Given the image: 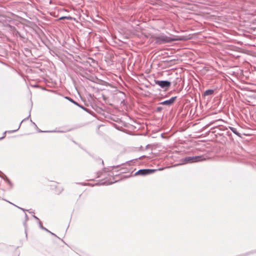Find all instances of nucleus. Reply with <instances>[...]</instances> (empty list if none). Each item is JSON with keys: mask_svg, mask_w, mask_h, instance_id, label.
I'll use <instances>...</instances> for the list:
<instances>
[{"mask_svg": "<svg viewBox=\"0 0 256 256\" xmlns=\"http://www.w3.org/2000/svg\"><path fill=\"white\" fill-rule=\"evenodd\" d=\"M33 217H34V218L36 220H38V222L40 220V219H39L37 216H36L34 215V216H33Z\"/></svg>", "mask_w": 256, "mask_h": 256, "instance_id": "17", "label": "nucleus"}, {"mask_svg": "<svg viewBox=\"0 0 256 256\" xmlns=\"http://www.w3.org/2000/svg\"><path fill=\"white\" fill-rule=\"evenodd\" d=\"M176 98V96H173L169 100L160 102V104L162 105L170 106L174 102Z\"/></svg>", "mask_w": 256, "mask_h": 256, "instance_id": "5", "label": "nucleus"}, {"mask_svg": "<svg viewBox=\"0 0 256 256\" xmlns=\"http://www.w3.org/2000/svg\"><path fill=\"white\" fill-rule=\"evenodd\" d=\"M214 93V90L212 89H208V90H206L203 94V96H210L213 94Z\"/></svg>", "mask_w": 256, "mask_h": 256, "instance_id": "6", "label": "nucleus"}, {"mask_svg": "<svg viewBox=\"0 0 256 256\" xmlns=\"http://www.w3.org/2000/svg\"><path fill=\"white\" fill-rule=\"evenodd\" d=\"M229 128L236 136H238L239 137L241 136L240 134L238 132L236 128L232 126H229Z\"/></svg>", "mask_w": 256, "mask_h": 256, "instance_id": "7", "label": "nucleus"}, {"mask_svg": "<svg viewBox=\"0 0 256 256\" xmlns=\"http://www.w3.org/2000/svg\"><path fill=\"white\" fill-rule=\"evenodd\" d=\"M162 108L161 107V106H158L156 108V111L157 112H160L162 111Z\"/></svg>", "mask_w": 256, "mask_h": 256, "instance_id": "13", "label": "nucleus"}, {"mask_svg": "<svg viewBox=\"0 0 256 256\" xmlns=\"http://www.w3.org/2000/svg\"><path fill=\"white\" fill-rule=\"evenodd\" d=\"M156 170L155 169H141L137 171L135 173V175L146 176L153 173Z\"/></svg>", "mask_w": 256, "mask_h": 256, "instance_id": "4", "label": "nucleus"}, {"mask_svg": "<svg viewBox=\"0 0 256 256\" xmlns=\"http://www.w3.org/2000/svg\"><path fill=\"white\" fill-rule=\"evenodd\" d=\"M50 233L52 235H54V236H56L54 233H52V232H50Z\"/></svg>", "mask_w": 256, "mask_h": 256, "instance_id": "24", "label": "nucleus"}, {"mask_svg": "<svg viewBox=\"0 0 256 256\" xmlns=\"http://www.w3.org/2000/svg\"><path fill=\"white\" fill-rule=\"evenodd\" d=\"M24 120H22V121L21 122H20V124H19V126H18V128H17V129H16V130H13L8 131V132L9 133H12V132H16V131H17V130L20 128V126H21L22 122Z\"/></svg>", "mask_w": 256, "mask_h": 256, "instance_id": "10", "label": "nucleus"}, {"mask_svg": "<svg viewBox=\"0 0 256 256\" xmlns=\"http://www.w3.org/2000/svg\"><path fill=\"white\" fill-rule=\"evenodd\" d=\"M38 132H43V131H42V130H38Z\"/></svg>", "mask_w": 256, "mask_h": 256, "instance_id": "25", "label": "nucleus"}, {"mask_svg": "<svg viewBox=\"0 0 256 256\" xmlns=\"http://www.w3.org/2000/svg\"><path fill=\"white\" fill-rule=\"evenodd\" d=\"M64 19H66V20H72V17L70 16H61L59 18L60 20H64Z\"/></svg>", "mask_w": 256, "mask_h": 256, "instance_id": "8", "label": "nucleus"}, {"mask_svg": "<svg viewBox=\"0 0 256 256\" xmlns=\"http://www.w3.org/2000/svg\"><path fill=\"white\" fill-rule=\"evenodd\" d=\"M48 232H50V230H48V229L46 228V230H44Z\"/></svg>", "mask_w": 256, "mask_h": 256, "instance_id": "21", "label": "nucleus"}, {"mask_svg": "<svg viewBox=\"0 0 256 256\" xmlns=\"http://www.w3.org/2000/svg\"><path fill=\"white\" fill-rule=\"evenodd\" d=\"M17 207H18V208H20V209L22 210H23V211H24V212H25V211H29V210H25V209H24V208H20V207H19V206H17Z\"/></svg>", "mask_w": 256, "mask_h": 256, "instance_id": "15", "label": "nucleus"}, {"mask_svg": "<svg viewBox=\"0 0 256 256\" xmlns=\"http://www.w3.org/2000/svg\"><path fill=\"white\" fill-rule=\"evenodd\" d=\"M112 183H113L112 182H109L108 184H112Z\"/></svg>", "mask_w": 256, "mask_h": 256, "instance_id": "26", "label": "nucleus"}, {"mask_svg": "<svg viewBox=\"0 0 256 256\" xmlns=\"http://www.w3.org/2000/svg\"><path fill=\"white\" fill-rule=\"evenodd\" d=\"M25 218H26V221L24 222V225L26 228V221L28 220V215L26 213H25Z\"/></svg>", "mask_w": 256, "mask_h": 256, "instance_id": "11", "label": "nucleus"}, {"mask_svg": "<svg viewBox=\"0 0 256 256\" xmlns=\"http://www.w3.org/2000/svg\"><path fill=\"white\" fill-rule=\"evenodd\" d=\"M6 180L8 182V184H11L10 180L7 178H6Z\"/></svg>", "mask_w": 256, "mask_h": 256, "instance_id": "20", "label": "nucleus"}, {"mask_svg": "<svg viewBox=\"0 0 256 256\" xmlns=\"http://www.w3.org/2000/svg\"><path fill=\"white\" fill-rule=\"evenodd\" d=\"M38 222L39 226L40 227V228H42V230H46V228H44V227L42 226V222H41L40 221V220L39 221H38Z\"/></svg>", "mask_w": 256, "mask_h": 256, "instance_id": "12", "label": "nucleus"}, {"mask_svg": "<svg viewBox=\"0 0 256 256\" xmlns=\"http://www.w3.org/2000/svg\"><path fill=\"white\" fill-rule=\"evenodd\" d=\"M154 38L155 40V43L158 44H162L174 41L186 40V38L184 36H178L171 34H170V36H168L164 34L154 36Z\"/></svg>", "mask_w": 256, "mask_h": 256, "instance_id": "1", "label": "nucleus"}, {"mask_svg": "<svg viewBox=\"0 0 256 256\" xmlns=\"http://www.w3.org/2000/svg\"><path fill=\"white\" fill-rule=\"evenodd\" d=\"M66 98L69 101L71 102L73 104H74L76 105H78V103L76 102H75L74 100H73L72 98L66 96Z\"/></svg>", "mask_w": 256, "mask_h": 256, "instance_id": "9", "label": "nucleus"}, {"mask_svg": "<svg viewBox=\"0 0 256 256\" xmlns=\"http://www.w3.org/2000/svg\"><path fill=\"white\" fill-rule=\"evenodd\" d=\"M7 26H8V27L10 28L11 29H14V26H10V24H8V25H7Z\"/></svg>", "mask_w": 256, "mask_h": 256, "instance_id": "16", "label": "nucleus"}, {"mask_svg": "<svg viewBox=\"0 0 256 256\" xmlns=\"http://www.w3.org/2000/svg\"><path fill=\"white\" fill-rule=\"evenodd\" d=\"M118 167V166H112V170H113L114 169H115V168H117Z\"/></svg>", "mask_w": 256, "mask_h": 256, "instance_id": "18", "label": "nucleus"}, {"mask_svg": "<svg viewBox=\"0 0 256 256\" xmlns=\"http://www.w3.org/2000/svg\"><path fill=\"white\" fill-rule=\"evenodd\" d=\"M206 160L204 156H186L182 159L181 162L183 164L192 163L194 162H202Z\"/></svg>", "mask_w": 256, "mask_h": 256, "instance_id": "2", "label": "nucleus"}, {"mask_svg": "<svg viewBox=\"0 0 256 256\" xmlns=\"http://www.w3.org/2000/svg\"><path fill=\"white\" fill-rule=\"evenodd\" d=\"M78 106L81 108H82L83 110H85L86 111V108H84L83 106L80 105V104H78V105H77Z\"/></svg>", "mask_w": 256, "mask_h": 256, "instance_id": "14", "label": "nucleus"}, {"mask_svg": "<svg viewBox=\"0 0 256 256\" xmlns=\"http://www.w3.org/2000/svg\"><path fill=\"white\" fill-rule=\"evenodd\" d=\"M6 133V132H4V136H3L2 137L0 138V140H2V139L3 138H4L5 137Z\"/></svg>", "mask_w": 256, "mask_h": 256, "instance_id": "19", "label": "nucleus"}, {"mask_svg": "<svg viewBox=\"0 0 256 256\" xmlns=\"http://www.w3.org/2000/svg\"><path fill=\"white\" fill-rule=\"evenodd\" d=\"M154 84L160 86L162 88L167 90L171 85V82L166 80H154Z\"/></svg>", "mask_w": 256, "mask_h": 256, "instance_id": "3", "label": "nucleus"}, {"mask_svg": "<svg viewBox=\"0 0 256 256\" xmlns=\"http://www.w3.org/2000/svg\"><path fill=\"white\" fill-rule=\"evenodd\" d=\"M29 212H32V211H28ZM32 213H34V212H32Z\"/></svg>", "mask_w": 256, "mask_h": 256, "instance_id": "27", "label": "nucleus"}, {"mask_svg": "<svg viewBox=\"0 0 256 256\" xmlns=\"http://www.w3.org/2000/svg\"><path fill=\"white\" fill-rule=\"evenodd\" d=\"M53 131H44V132H52Z\"/></svg>", "mask_w": 256, "mask_h": 256, "instance_id": "23", "label": "nucleus"}, {"mask_svg": "<svg viewBox=\"0 0 256 256\" xmlns=\"http://www.w3.org/2000/svg\"><path fill=\"white\" fill-rule=\"evenodd\" d=\"M32 124L35 126L37 128V126L36 125V124L34 122H32Z\"/></svg>", "mask_w": 256, "mask_h": 256, "instance_id": "22", "label": "nucleus"}]
</instances>
